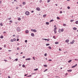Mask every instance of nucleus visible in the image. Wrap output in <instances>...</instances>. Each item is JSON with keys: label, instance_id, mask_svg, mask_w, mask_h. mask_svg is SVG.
<instances>
[{"label": "nucleus", "instance_id": "603ef678", "mask_svg": "<svg viewBox=\"0 0 78 78\" xmlns=\"http://www.w3.org/2000/svg\"><path fill=\"white\" fill-rule=\"evenodd\" d=\"M3 34H5V33H6V32L5 31H4L3 33Z\"/></svg>", "mask_w": 78, "mask_h": 78}, {"label": "nucleus", "instance_id": "a19ab883", "mask_svg": "<svg viewBox=\"0 0 78 78\" xmlns=\"http://www.w3.org/2000/svg\"><path fill=\"white\" fill-rule=\"evenodd\" d=\"M25 3H26L25 2H24L23 3V5H25Z\"/></svg>", "mask_w": 78, "mask_h": 78}, {"label": "nucleus", "instance_id": "79ce46f5", "mask_svg": "<svg viewBox=\"0 0 78 78\" xmlns=\"http://www.w3.org/2000/svg\"><path fill=\"white\" fill-rule=\"evenodd\" d=\"M46 41H50V39H47Z\"/></svg>", "mask_w": 78, "mask_h": 78}, {"label": "nucleus", "instance_id": "c03bdc74", "mask_svg": "<svg viewBox=\"0 0 78 78\" xmlns=\"http://www.w3.org/2000/svg\"><path fill=\"white\" fill-rule=\"evenodd\" d=\"M31 31H34V29H31Z\"/></svg>", "mask_w": 78, "mask_h": 78}, {"label": "nucleus", "instance_id": "6ab92c4d", "mask_svg": "<svg viewBox=\"0 0 78 78\" xmlns=\"http://www.w3.org/2000/svg\"><path fill=\"white\" fill-rule=\"evenodd\" d=\"M61 29H59L58 30V32L61 33Z\"/></svg>", "mask_w": 78, "mask_h": 78}, {"label": "nucleus", "instance_id": "6e6d98bb", "mask_svg": "<svg viewBox=\"0 0 78 78\" xmlns=\"http://www.w3.org/2000/svg\"><path fill=\"white\" fill-rule=\"evenodd\" d=\"M25 42L27 43V40H25Z\"/></svg>", "mask_w": 78, "mask_h": 78}, {"label": "nucleus", "instance_id": "39448f33", "mask_svg": "<svg viewBox=\"0 0 78 78\" xmlns=\"http://www.w3.org/2000/svg\"><path fill=\"white\" fill-rule=\"evenodd\" d=\"M25 60L27 61L28 60V61H30V60H31V58H27L25 59Z\"/></svg>", "mask_w": 78, "mask_h": 78}, {"label": "nucleus", "instance_id": "a878e982", "mask_svg": "<svg viewBox=\"0 0 78 78\" xmlns=\"http://www.w3.org/2000/svg\"><path fill=\"white\" fill-rule=\"evenodd\" d=\"M38 70V69L36 68V69H34V70L35 71H36V70Z\"/></svg>", "mask_w": 78, "mask_h": 78}, {"label": "nucleus", "instance_id": "0e129e2a", "mask_svg": "<svg viewBox=\"0 0 78 78\" xmlns=\"http://www.w3.org/2000/svg\"><path fill=\"white\" fill-rule=\"evenodd\" d=\"M54 30H56V27H55Z\"/></svg>", "mask_w": 78, "mask_h": 78}, {"label": "nucleus", "instance_id": "393cba45", "mask_svg": "<svg viewBox=\"0 0 78 78\" xmlns=\"http://www.w3.org/2000/svg\"><path fill=\"white\" fill-rule=\"evenodd\" d=\"M57 19H58V20H59L60 19V18L59 17H57Z\"/></svg>", "mask_w": 78, "mask_h": 78}, {"label": "nucleus", "instance_id": "412c9836", "mask_svg": "<svg viewBox=\"0 0 78 78\" xmlns=\"http://www.w3.org/2000/svg\"><path fill=\"white\" fill-rule=\"evenodd\" d=\"M10 42H14V40H13L12 39H11L10 40Z\"/></svg>", "mask_w": 78, "mask_h": 78}, {"label": "nucleus", "instance_id": "4c0bfd02", "mask_svg": "<svg viewBox=\"0 0 78 78\" xmlns=\"http://www.w3.org/2000/svg\"><path fill=\"white\" fill-rule=\"evenodd\" d=\"M73 21H74V20H70L71 22H73Z\"/></svg>", "mask_w": 78, "mask_h": 78}, {"label": "nucleus", "instance_id": "c85d7f7f", "mask_svg": "<svg viewBox=\"0 0 78 78\" xmlns=\"http://www.w3.org/2000/svg\"><path fill=\"white\" fill-rule=\"evenodd\" d=\"M61 30V32H63V31H64V29H62Z\"/></svg>", "mask_w": 78, "mask_h": 78}, {"label": "nucleus", "instance_id": "f704fd0d", "mask_svg": "<svg viewBox=\"0 0 78 78\" xmlns=\"http://www.w3.org/2000/svg\"><path fill=\"white\" fill-rule=\"evenodd\" d=\"M50 2V0H48L47 1V3H49V2Z\"/></svg>", "mask_w": 78, "mask_h": 78}, {"label": "nucleus", "instance_id": "e433bc0d", "mask_svg": "<svg viewBox=\"0 0 78 78\" xmlns=\"http://www.w3.org/2000/svg\"><path fill=\"white\" fill-rule=\"evenodd\" d=\"M0 25H1V26H3V24H2V23H0Z\"/></svg>", "mask_w": 78, "mask_h": 78}, {"label": "nucleus", "instance_id": "f257e3e1", "mask_svg": "<svg viewBox=\"0 0 78 78\" xmlns=\"http://www.w3.org/2000/svg\"><path fill=\"white\" fill-rule=\"evenodd\" d=\"M16 31L17 32H20L21 30L20 29V28L19 27H17L16 28Z\"/></svg>", "mask_w": 78, "mask_h": 78}, {"label": "nucleus", "instance_id": "f03ea898", "mask_svg": "<svg viewBox=\"0 0 78 78\" xmlns=\"http://www.w3.org/2000/svg\"><path fill=\"white\" fill-rule=\"evenodd\" d=\"M25 14L26 15H27V16H28L29 15H30V12L28 11H26L25 12Z\"/></svg>", "mask_w": 78, "mask_h": 78}, {"label": "nucleus", "instance_id": "ea45409f", "mask_svg": "<svg viewBox=\"0 0 78 78\" xmlns=\"http://www.w3.org/2000/svg\"><path fill=\"white\" fill-rule=\"evenodd\" d=\"M19 66L20 67V66H22V64H19Z\"/></svg>", "mask_w": 78, "mask_h": 78}, {"label": "nucleus", "instance_id": "e2e57ef3", "mask_svg": "<svg viewBox=\"0 0 78 78\" xmlns=\"http://www.w3.org/2000/svg\"><path fill=\"white\" fill-rule=\"evenodd\" d=\"M19 41V39H17V41Z\"/></svg>", "mask_w": 78, "mask_h": 78}, {"label": "nucleus", "instance_id": "864d4df0", "mask_svg": "<svg viewBox=\"0 0 78 78\" xmlns=\"http://www.w3.org/2000/svg\"><path fill=\"white\" fill-rule=\"evenodd\" d=\"M48 61H52V60L51 59H49L48 60Z\"/></svg>", "mask_w": 78, "mask_h": 78}, {"label": "nucleus", "instance_id": "49530a36", "mask_svg": "<svg viewBox=\"0 0 78 78\" xmlns=\"http://www.w3.org/2000/svg\"><path fill=\"white\" fill-rule=\"evenodd\" d=\"M42 2V0H40V1H39L40 3Z\"/></svg>", "mask_w": 78, "mask_h": 78}, {"label": "nucleus", "instance_id": "2eb2a0df", "mask_svg": "<svg viewBox=\"0 0 78 78\" xmlns=\"http://www.w3.org/2000/svg\"><path fill=\"white\" fill-rule=\"evenodd\" d=\"M53 38H54V39H56V38L55 36H53Z\"/></svg>", "mask_w": 78, "mask_h": 78}, {"label": "nucleus", "instance_id": "8fccbe9b", "mask_svg": "<svg viewBox=\"0 0 78 78\" xmlns=\"http://www.w3.org/2000/svg\"><path fill=\"white\" fill-rule=\"evenodd\" d=\"M67 8L69 9H70V7L69 6H68L67 7Z\"/></svg>", "mask_w": 78, "mask_h": 78}, {"label": "nucleus", "instance_id": "9b49d317", "mask_svg": "<svg viewBox=\"0 0 78 78\" xmlns=\"http://www.w3.org/2000/svg\"><path fill=\"white\" fill-rule=\"evenodd\" d=\"M63 26L64 27H67V25L66 24L64 23L63 24Z\"/></svg>", "mask_w": 78, "mask_h": 78}, {"label": "nucleus", "instance_id": "423d86ee", "mask_svg": "<svg viewBox=\"0 0 78 78\" xmlns=\"http://www.w3.org/2000/svg\"><path fill=\"white\" fill-rule=\"evenodd\" d=\"M31 35L32 37H34V33H32L31 34Z\"/></svg>", "mask_w": 78, "mask_h": 78}, {"label": "nucleus", "instance_id": "774afa93", "mask_svg": "<svg viewBox=\"0 0 78 78\" xmlns=\"http://www.w3.org/2000/svg\"><path fill=\"white\" fill-rule=\"evenodd\" d=\"M8 78H11V77H10V76H8Z\"/></svg>", "mask_w": 78, "mask_h": 78}, {"label": "nucleus", "instance_id": "473e14b6", "mask_svg": "<svg viewBox=\"0 0 78 78\" xmlns=\"http://www.w3.org/2000/svg\"><path fill=\"white\" fill-rule=\"evenodd\" d=\"M13 41H16V38L13 39Z\"/></svg>", "mask_w": 78, "mask_h": 78}, {"label": "nucleus", "instance_id": "9d476101", "mask_svg": "<svg viewBox=\"0 0 78 78\" xmlns=\"http://www.w3.org/2000/svg\"><path fill=\"white\" fill-rule=\"evenodd\" d=\"M0 38L1 39H3V35H1L0 36Z\"/></svg>", "mask_w": 78, "mask_h": 78}, {"label": "nucleus", "instance_id": "5701e85b", "mask_svg": "<svg viewBox=\"0 0 78 78\" xmlns=\"http://www.w3.org/2000/svg\"><path fill=\"white\" fill-rule=\"evenodd\" d=\"M46 25H49V23L48 22H46Z\"/></svg>", "mask_w": 78, "mask_h": 78}, {"label": "nucleus", "instance_id": "13d9d810", "mask_svg": "<svg viewBox=\"0 0 78 78\" xmlns=\"http://www.w3.org/2000/svg\"><path fill=\"white\" fill-rule=\"evenodd\" d=\"M16 9H19V7H16Z\"/></svg>", "mask_w": 78, "mask_h": 78}, {"label": "nucleus", "instance_id": "bf43d9fd", "mask_svg": "<svg viewBox=\"0 0 78 78\" xmlns=\"http://www.w3.org/2000/svg\"><path fill=\"white\" fill-rule=\"evenodd\" d=\"M23 58H25V56H23Z\"/></svg>", "mask_w": 78, "mask_h": 78}, {"label": "nucleus", "instance_id": "a211bd4d", "mask_svg": "<svg viewBox=\"0 0 78 78\" xmlns=\"http://www.w3.org/2000/svg\"><path fill=\"white\" fill-rule=\"evenodd\" d=\"M72 69H69L68 70V72H72Z\"/></svg>", "mask_w": 78, "mask_h": 78}, {"label": "nucleus", "instance_id": "338daca9", "mask_svg": "<svg viewBox=\"0 0 78 78\" xmlns=\"http://www.w3.org/2000/svg\"><path fill=\"white\" fill-rule=\"evenodd\" d=\"M15 36H16V35H15V34H14V35H13V37H14Z\"/></svg>", "mask_w": 78, "mask_h": 78}, {"label": "nucleus", "instance_id": "0eeeda50", "mask_svg": "<svg viewBox=\"0 0 78 78\" xmlns=\"http://www.w3.org/2000/svg\"><path fill=\"white\" fill-rule=\"evenodd\" d=\"M67 43H68L69 42V40L67 39L65 41Z\"/></svg>", "mask_w": 78, "mask_h": 78}, {"label": "nucleus", "instance_id": "f8f14e48", "mask_svg": "<svg viewBox=\"0 0 78 78\" xmlns=\"http://www.w3.org/2000/svg\"><path fill=\"white\" fill-rule=\"evenodd\" d=\"M73 30H76V29H77L75 27H74L73 28Z\"/></svg>", "mask_w": 78, "mask_h": 78}, {"label": "nucleus", "instance_id": "cd10ccee", "mask_svg": "<svg viewBox=\"0 0 78 78\" xmlns=\"http://www.w3.org/2000/svg\"><path fill=\"white\" fill-rule=\"evenodd\" d=\"M44 67H47V65H44Z\"/></svg>", "mask_w": 78, "mask_h": 78}, {"label": "nucleus", "instance_id": "680f3d73", "mask_svg": "<svg viewBox=\"0 0 78 78\" xmlns=\"http://www.w3.org/2000/svg\"><path fill=\"white\" fill-rule=\"evenodd\" d=\"M11 17H10V18H8V19H9V20H11Z\"/></svg>", "mask_w": 78, "mask_h": 78}, {"label": "nucleus", "instance_id": "3c124183", "mask_svg": "<svg viewBox=\"0 0 78 78\" xmlns=\"http://www.w3.org/2000/svg\"><path fill=\"white\" fill-rule=\"evenodd\" d=\"M9 22H11V23H12V20H10Z\"/></svg>", "mask_w": 78, "mask_h": 78}, {"label": "nucleus", "instance_id": "72a5a7b5", "mask_svg": "<svg viewBox=\"0 0 78 78\" xmlns=\"http://www.w3.org/2000/svg\"><path fill=\"white\" fill-rule=\"evenodd\" d=\"M18 20H21V19L20 18H19L18 19Z\"/></svg>", "mask_w": 78, "mask_h": 78}, {"label": "nucleus", "instance_id": "69168bd1", "mask_svg": "<svg viewBox=\"0 0 78 78\" xmlns=\"http://www.w3.org/2000/svg\"><path fill=\"white\" fill-rule=\"evenodd\" d=\"M33 58L34 59V60H35V58H34V57H33Z\"/></svg>", "mask_w": 78, "mask_h": 78}, {"label": "nucleus", "instance_id": "aec40b11", "mask_svg": "<svg viewBox=\"0 0 78 78\" xmlns=\"http://www.w3.org/2000/svg\"><path fill=\"white\" fill-rule=\"evenodd\" d=\"M54 31L55 32V34H56V30H54Z\"/></svg>", "mask_w": 78, "mask_h": 78}, {"label": "nucleus", "instance_id": "4be33fe9", "mask_svg": "<svg viewBox=\"0 0 78 78\" xmlns=\"http://www.w3.org/2000/svg\"><path fill=\"white\" fill-rule=\"evenodd\" d=\"M54 21V20H51L50 21V22H53Z\"/></svg>", "mask_w": 78, "mask_h": 78}, {"label": "nucleus", "instance_id": "dca6fc26", "mask_svg": "<svg viewBox=\"0 0 78 78\" xmlns=\"http://www.w3.org/2000/svg\"><path fill=\"white\" fill-rule=\"evenodd\" d=\"M47 70H48V69H46L44 71V72H47Z\"/></svg>", "mask_w": 78, "mask_h": 78}, {"label": "nucleus", "instance_id": "bb28decb", "mask_svg": "<svg viewBox=\"0 0 78 78\" xmlns=\"http://www.w3.org/2000/svg\"><path fill=\"white\" fill-rule=\"evenodd\" d=\"M48 48L49 49H51V46H48Z\"/></svg>", "mask_w": 78, "mask_h": 78}, {"label": "nucleus", "instance_id": "20e7f679", "mask_svg": "<svg viewBox=\"0 0 78 78\" xmlns=\"http://www.w3.org/2000/svg\"><path fill=\"white\" fill-rule=\"evenodd\" d=\"M36 9L37 10V11H40V8H39V7H37L36 8Z\"/></svg>", "mask_w": 78, "mask_h": 78}, {"label": "nucleus", "instance_id": "f3484780", "mask_svg": "<svg viewBox=\"0 0 78 78\" xmlns=\"http://www.w3.org/2000/svg\"><path fill=\"white\" fill-rule=\"evenodd\" d=\"M55 44H59V42H55Z\"/></svg>", "mask_w": 78, "mask_h": 78}, {"label": "nucleus", "instance_id": "1a4fd4ad", "mask_svg": "<svg viewBox=\"0 0 78 78\" xmlns=\"http://www.w3.org/2000/svg\"><path fill=\"white\" fill-rule=\"evenodd\" d=\"M25 33H29V31H28V30H27L25 31Z\"/></svg>", "mask_w": 78, "mask_h": 78}, {"label": "nucleus", "instance_id": "4d7b16f0", "mask_svg": "<svg viewBox=\"0 0 78 78\" xmlns=\"http://www.w3.org/2000/svg\"><path fill=\"white\" fill-rule=\"evenodd\" d=\"M31 13H33L34 12V11H31Z\"/></svg>", "mask_w": 78, "mask_h": 78}, {"label": "nucleus", "instance_id": "c9c22d12", "mask_svg": "<svg viewBox=\"0 0 78 78\" xmlns=\"http://www.w3.org/2000/svg\"><path fill=\"white\" fill-rule=\"evenodd\" d=\"M44 56H47V53H45V54H44Z\"/></svg>", "mask_w": 78, "mask_h": 78}, {"label": "nucleus", "instance_id": "09e8293b", "mask_svg": "<svg viewBox=\"0 0 78 78\" xmlns=\"http://www.w3.org/2000/svg\"><path fill=\"white\" fill-rule=\"evenodd\" d=\"M43 40H45V41H47V39H42Z\"/></svg>", "mask_w": 78, "mask_h": 78}, {"label": "nucleus", "instance_id": "4468645a", "mask_svg": "<svg viewBox=\"0 0 78 78\" xmlns=\"http://www.w3.org/2000/svg\"><path fill=\"white\" fill-rule=\"evenodd\" d=\"M46 16H47V14H45V15L44 14L43 16V17H46Z\"/></svg>", "mask_w": 78, "mask_h": 78}, {"label": "nucleus", "instance_id": "de8ad7c7", "mask_svg": "<svg viewBox=\"0 0 78 78\" xmlns=\"http://www.w3.org/2000/svg\"><path fill=\"white\" fill-rule=\"evenodd\" d=\"M58 50H59V51H62V50H61V49L60 48H59Z\"/></svg>", "mask_w": 78, "mask_h": 78}, {"label": "nucleus", "instance_id": "58836bf2", "mask_svg": "<svg viewBox=\"0 0 78 78\" xmlns=\"http://www.w3.org/2000/svg\"><path fill=\"white\" fill-rule=\"evenodd\" d=\"M19 49H20L18 47V48H17V50H19Z\"/></svg>", "mask_w": 78, "mask_h": 78}, {"label": "nucleus", "instance_id": "052dcab7", "mask_svg": "<svg viewBox=\"0 0 78 78\" xmlns=\"http://www.w3.org/2000/svg\"><path fill=\"white\" fill-rule=\"evenodd\" d=\"M27 75H28V74H25V75H24L25 76H27Z\"/></svg>", "mask_w": 78, "mask_h": 78}, {"label": "nucleus", "instance_id": "a18cd8bd", "mask_svg": "<svg viewBox=\"0 0 78 78\" xmlns=\"http://www.w3.org/2000/svg\"><path fill=\"white\" fill-rule=\"evenodd\" d=\"M22 67H25V65H22Z\"/></svg>", "mask_w": 78, "mask_h": 78}, {"label": "nucleus", "instance_id": "6e6552de", "mask_svg": "<svg viewBox=\"0 0 78 78\" xmlns=\"http://www.w3.org/2000/svg\"><path fill=\"white\" fill-rule=\"evenodd\" d=\"M76 66H77V64H76L75 65L71 67H72V68H74V67H76Z\"/></svg>", "mask_w": 78, "mask_h": 78}, {"label": "nucleus", "instance_id": "2f4dec72", "mask_svg": "<svg viewBox=\"0 0 78 78\" xmlns=\"http://www.w3.org/2000/svg\"><path fill=\"white\" fill-rule=\"evenodd\" d=\"M30 76H31V75H30L29 76H27V77H30Z\"/></svg>", "mask_w": 78, "mask_h": 78}, {"label": "nucleus", "instance_id": "ddd939ff", "mask_svg": "<svg viewBox=\"0 0 78 78\" xmlns=\"http://www.w3.org/2000/svg\"><path fill=\"white\" fill-rule=\"evenodd\" d=\"M34 33H36V32H37V31H36V30L34 29Z\"/></svg>", "mask_w": 78, "mask_h": 78}, {"label": "nucleus", "instance_id": "c756f323", "mask_svg": "<svg viewBox=\"0 0 78 78\" xmlns=\"http://www.w3.org/2000/svg\"><path fill=\"white\" fill-rule=\"evenodd\" d=\"M50 44H46V46H48Z\"/></svg>", "mask_w": 78, "mask_h": 78}, {"label": "nucleus", "instance_id": "b1692460", "mask_svg": "<svg viewBox=\"0 0 78 78\" xmlns=\"http://www.w3.org/2000/svg\"><path fill=\"white\" fill-rule=\"evenodd\" d=\"M75 23L76 24H78V21H76Z\"/></svg>", "mask_w": 78, "mask_h": 78}, {"label": "nucleus", "instance_id": "7c9ffc66", "mask_svg": "<svg viewBox=\"0 0 78 78\" xmlns=\"http://www.w3.org/2000/svg\"><path fill=\"white\" fill-rule=\"evenodd\" d=\"M72 61V60H70L68 61V62H70Z\"/></svg>", "mask_w": 78, "mask_h": 78}, {"label": "nucleus", "instance_id": "5fc2aeb1", "mask_svg": "<svg viewBox=\"0 0 78 78\" xmlns=\"http://www.w3.org/2000/svg\"><path fill=\"white\" fill-rule=\"evenodd\" d=\"M60 14H62V11H60Z\"/></svg>", "mask_w": 78, "mask_h": 78}, {"label": "nucleus", "instance_id": "37998d69", "mask_svg": "<svg viewBox=\"0 0 78 78\" xmlns=\"http://www.w3.org/2000/svg\"><path fill=\"white\" fill-rule=\"evenodd\" d=\"M15 61H18V58H16L15 59Z\"/></svg>", "mask_w": 78, "mask_h": 78}, {"label": "nucleus", "instance_id": "7ed1b4c3", "mask_svg": "<svg viewBox=\"0 0 78 78\" xmlns=\"http://www.w3.org/2000/svg\"><path fill=\"white\" fill-rule=\"evenodd\" d=\"M74 42L75 40H73V41H72V42H70V44H73V43H74Z\"/></svg>", "mask_w": 78, "mask_h": 78}]
</instances>
